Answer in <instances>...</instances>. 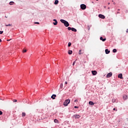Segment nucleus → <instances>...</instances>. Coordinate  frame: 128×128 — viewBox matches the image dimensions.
Segmentation results:
<instances>
[{"label": "nucleus", "instance_id": "nucleus-1", "mask_svg": "<svg viewBox=\"0 0 128 128\" xmlns=\"http://www.w3.org/2000/svg\"><path fill=\"white\" fill-rule=\"evenodd\" d=\"M60 22H62V24H64V25L66 27L70 26V24H68V22L66 20H64L61 19L60 20Z\"/></svg>", "mask_w": 128, "mask_h": 128}, {"label": "nucleus", "instance_id": "nucleus-2", "mask_svg": "<svg viewBox=\"0 0 128 128\" xmlns=\"http://www.w3.org/2000/svg\"><path fill=\"white\" fill-rule=\"evenodd\" d=\"M70 102V100L68 99L66 100L64 102V106H68V104Z\"/></svg>", "mask_w": 128, "mask_h": 128}, {"label": "nucleus", "instance_id": "nucleus-3", "mask_svg": "<svg viewBox=\"0 0 128 128\" xmlns=\"http://www.w3.org/2000/svg\"><path fill=\"white\" fill-rule=\"evenodd\" d=\"M80 8L82 10H86V6L84 4H82L80 5Z\"/></svg>", "mask_w": 128, "mask_h": 128}, {"label": "nucleus", "instance_id": "nucleus-4", "mask_svg": "<svg viewBox=\"0 0 128 128\" xmlns=\"http://www.w3.org/2000/svg\"><path fill=\"white\" fill-rule=\"evenodd\" d=\"M112 76V73L110 72L108 73L106 75V78H110Z\"/></svg>", "mask_w": 128, "mask_h": 128}, {"label": "nucleus", "instance_id": "nucleus-5", "mask_svg": "<svg viewBox=\"0 0 128 128\" xmlns=\"http://www.w3.org/2000/svg\"><path fill=\"white\" fill-rule=\"evenodd\" d=\"M98 17L100 18H102V19L106 18V16H104L102 14H100L98 15Z\"/></svg>", "mask_w": 128, "mask_h": 128}, {"label": "nucleus", "instance_id": "nucleus-6", "mask_svg": "<svg viewBox=\"0 0 128 128\" xmlns=\"http://www.w3.org/2000/svg\"><path fill=\"white\" fill-rule=\"evenodd\" d=\"M118 78H120L121 80H124V77H122V74H119L118 76Z\"/></svg>", "mask_w": 128, "mask_h": 128}, {"label": "nucleus", "instance_id": "nucleus-7", "mask_svg": "<svg viewBox=\"0 0 128 128\" xmlns=\"http://www.w3.org/2000/svg\"><path fill=\"white\" fill-rule=\"evenodd\" d=\"M92 73L93 76H96V74H98V72L96 70H92Z\"/></svg>", "mask_w": 128, "mask_h": 128}, {"label": "nucleus", "instance_id": "nucleus-8", "mask_svg": "<svg viewBox=\"0 0 128 128\" xmlns=\"http://www.w3.org/2000/svg\"><path fill=\"white\" fill-rule=\"evenodd\" d=\"M53 20L54 22H53V24H54V26H56V24H58V21L54 19Z\"/></svg>", "mask_w": 128, "mask_h": 128}, {"label": "nucleus", "instance_id": "nucleus-9", "mask_svg": "<svg viewBox=\"0 0 128 128\" xmlns=\"http://www.w3.org/2000/svg\"><path fill=\"white\" fill-rule=\"evenodd\" d=\"M105 52H106V54H109L110 52V50H108V49H106V50H105Z\"/></svg>", "mask_w": 128, "mask_h": 128}, {"label": "nucleus", "instance_id": "nucleus-10", "mask_svg": "<svg viewBox=\"0 0 128 128\" xmlns=\"http://www.w3.org/2000/svg\"><path fill=\"white\" fill-rule=\"evenodd\" d=\"M123 98H124V100H128V96L126 95V94L124 95V96H123Z\"/></svg>", "mask_w": 128, "mask_h": 128}, {"label": "nucleus", "instance_id": "nucleus-11", "mask_svg": "<svg viewBox=\"0 0 128 128\" xmlns=\"http://www.w3.org/2000/svg\"><path fill=\"white\" fill-rule=\"evenodd\" d=\"M74 116L75 118H80V116L78 114L74 115Z\"/></svg>", "mask_w": 128, "mask_h": 128}, {"label": "nucleus", "instance_id": "nucleus-12", "mask_svg": "<svg viewBox=\"0 0 128 128\" xmlns=\"http://www.w3.org/2000/svg\"><path fill=\"white\" fill-rule=\"evenodd\" d=\"M100 40H102V42H106V38H104L102 37H100Z\"/></svg>", "mask_w": 128, "mask_h": 128}, {"label": "nucleus", "instance_id": "nucleus-13", "mask_svg": "<svg viewBox=\"0 0 128 128\" xmlns=\"http://www.w3.org/2000/svg\"><path fill=\"white\" fill-rule=\"evenodd\" d=\"M56 96V95L52 94V96H51V98H52V100H55Z\"/></svg>", "mask_w": 128, "mask_h": 128}, {"label": "nucleus", "instance_id": "nucleus-14", "mask_svg": "<svg viewBox=\"0 0 128 128\" xmlns=\"http://www.w3.org/2000/svg\"><path fill=\"white\" fill-rule=\"evenodd\" d=\"M89 104H90V106H94V103L92 101H90L89 102Z\"/></svg>", "mask_w": 128, "mask_h": 128}, {"label": "nucleus", "instance_id": "nucleus-15", "mask_svg": "<svg viewBox=\"0 0 128 128\" xmlns=\"http://www.w3.org/2000/svg\"><path fill=\"white\" fill-rule=\"evenodd\" d=\"M71 30H72V32H76V29L74 28H72Z\"/></svg>", "mask_w": 128, "mask_h": 128}, {"label": "nucleus", "instance_id": "nucleus-16", "mask_svg": "<svg viewBox=\"0 0 128 128\" xmlns=\"http://www.w3.org/2000/svg\"><path fill=\"white\" fill-rule=\"evenodd\" d=\"M84 54V51H82V50H79V54Z\"/></svg>", "mask_w": 128, "mask_h": 128}, {"label": "nucleus", "instance_id": "nucleus-17", "mask_svg": "<svg viewBox=\"0 0 128 128\" xmlns=\"http://www.w3.org/2000/svg\"><path fill=\"white\" fill-rule=\"evenodd\" d=\"M68 54H72V50H69L68 52Z\"/></svg>", "mask_w": 128, "mask_h": 128}, {"label": "nucleus", "instance_id": "nucleus-18", "mask_svg": "<svg viewBox=\"0 0 128 128\" xmlns=\"http://www.w3.org/2000/svg\"><path fill=\"white\" fill-rule=\"evenodd\" d=\"M54 122H55V124H58V120L56 119H54Z\"/></svg>", "mask_w": 128, "mask_h": 128}, {"label": "nucleus", "instance_id": "nucleus-19", "mask_svg": "<svg viewBox=\"0 0 128 128\" xmlns=\"http://www.w3.org/2000/svg\"><path fill=\"white\" fill-rule=\"evenodd\" d=\"M58 4V0H56L54 2V4Z\"/></svg>", "mask_w": 128, "mask_h": 128}, {"label": "nucleus", "instance_id": "nucleus-20", "mask_svg": "<svg viewBox=\"0 0 128 128\" xmlns=\"http://www.w3.org/2000/svg\"><path fill=\"white\" fill-rule=\"evenodd\" d=\"M14 4V2H10V6H12V4Z\"/></svg>", "mask_w": 128, "mask_h": 128}, {"label": "nucleus", "instance_id": "nucleus-21", "mask_svg": "<svg viewBox=\"0 0 128 128\" xmlns=\"http://www.w3.org/2000/svg\"><path fill=\"white\" fill-rule=\"evenodd\" d=\"M70 46H72V43L70 42H69L68 44V46L70 48Z\"/></svg>", "mask_w": 128, "mask_h": 128}, {"label": "nucleus", "instance_id": "nucleus-22", "mask_svg": "<svg viewBox=\"0 0 128 128\" xmlns=\"http://www.w3.org/2000/svg\"><path fill=\"white\" fill-rule=\"evenodd\" d=\"M62 86H63V84H62H62H60V88H62Z\"/></svg>", "mask_w": 128, "mask_h": 128}, {"label": "nucleus", "instance_id": "nucleus-23", "mask_svg": "<svg viewBox=\"0 0 128 128\" xmlns=\"http://www.w3.org/2000/svg\"><path fill=\"white\" fill-rule=\"evenodd\" d=\"M26 116V113L24 112H23L22 113V116Z\"/></svg>", "mask_w": 128, "mask_h": 128}, {"label": "nucleus", "instance_id": "nucleus-24", "mask_svg": "<svg viewBox=\"0 0 128 128\" xmlns=\"http://www.w3.org/2000/svg\"><path fill=\"white\" fill-rule=\"evenodd\" d=\"M113 52H116V49H114L112 50Z\"/></svg>", "mask_w": 128, "mask_h": 128}, {"label": "nucleus", "instance_id": "nucleus-25", "mask_svg": "<svg viewBox=\"0 0 128 128\" xmlns=\"http://www.w3.org/2000/svg\"><path fill=\"white\" fill-rule=\"evenodd\" d=\"M34 24H40V22H34Z\"/></svg>", "mask_w": 128, "mask_h": 128}, {"label": "nucleus", "instance_id": "nucleus-26", "mask_svg": "<svg viewBox=\"0 0 128 128\" xmlns=\"http://www.w3.org/2000/svg\"><path fill=\"white\" fill-rule=\"evenodd\" d=\"M68 30H72V28L70 27H68Z\"/></svg>", "mask_w": 128, "mask_h": 128}, {"label": "nucleus", "instance_id": "nucleus-27", "mask_svg": "<svg viewBox=\"0 0 128 128\" xmlns=\"http://www.w3.org/2000/svg\"><path fill=\"white\" fill-rule=\"evenodd\" d=\"M112 102H116V99H112Z\"/></svg>", "mask_w": 128, "mask_h": 128}, {"label": "nucleus", "instance_id": "nucleus-28", "mask_svg": "<svg viewBox=\"0 0 128 128\" xmlns=\"http://www.w3.org/2000/svg\"><path fill=\"white\" fill-rule=\"evenodd\" d=\"M4 31H0V34H2Z\"/></svg>", "mask_w": 128, "mask_h": 128}, {"label": "nucleus", "instance_id": "nucleus-29", "mask_svg": "<svg viewBox=\"0 0 128 128\" xmlns=\"http://www.w3.org/2000/svg\"><path fill=\"white\" fill-rule=\"evenodd\" d=\"M14 102H16L18 100H13Z\"/></svg>", "mask_w": 128, "mask_h": 128}, {"label": "nucleus", "instance_id": "nucleus-30", "mask_svg": "<svg viewBox=\"0 0 128 128\" xmlns=\"http://www.w3.org/2000/svg\"><path fill=\"white\" fill-rule=\"evenodd\" d=\"M10 24H6V26H10Z\"/></svg>", "mask_w": 128, "mask_h": 128}, {"label": "nucleus", "instance_id": "nucleus-31", "mask_svg": "<svg viewBox=\"0 0 128 128\" xmlns=\"http://www.w3.org/2000/svg\"><path fill=\"white\" fill-rule=\"evenodd\" d=\"M2 112L0 110V116H2Z\"/></svg>", "mask_w": 128, "mask_h": 128}, {"label": "nucleus", "instance_id": "nucleus-32", "mask_svg": "<svg viewBox=\"0 0 128 128\" xmlns=\"http://www.w3.org/2000/svg\"><path fill=\"white\" fill-rule=\"evenodd\" d=\"M113 110H116V112H117V111H118V110H117V109H116V108H114L113 109Z\"/></svg>", "mask_w": 128, "mask_h": 128}, {"label": "nucleus", "instance_id": "nucleus-33", "mask_svg": "<svg viewBox=\"0 0 128 128\" xmlns=\"http://www.w3.org/2000/svg\"><path fill=\"white\" fill-rule=\"evenodd\" d=\"M23 52H26V50H23Z\"/></svg>", "mask_w": 128, "mask_h": 128}, {"label": "nucleus", "instance_id": "nucleus-34", "mask_svg": "<svg viewBox=\"0 0 128 128\" xmlns=\"http://www.w3.org/2000/svg\"><path fill=\"white\" fill-rule=\"evenodd\" d=\"M74 64H76V61H74V62H73L72 66H74Z\"/></svg>", "mask_w": 128, "mask_h": 128}, {"label": "nucleus", "instance_id": "nucleus-35", "mask_svg": "<svg viewBox=\"0 0 128 128\" xmlns=\"http://www.w3.org/2000/svg\"><path fill=\"white\" fill-rule=\"evenodd\" d=\"M74 108H78V107L76 106H74Z\"/></svg>", "mask_w": 128, "mask_h": 128}, {"label": "nucleus", "instance_id": "nucleus-36", "mask_svg": "<svg viewBox=\"0 0 128 128\" xmlns=\"http://www.w3.org/2000/svg\"><path fill=\"white\" fill-rule=\"evenodd\" d=\"M65 84H68V82H65Z\"/></svg>", "mask_w": 128, "mask_h": 128}, {"label": "nucleus", "instance_id": "nucleus-37", "mask_svg": "<svg viewBox=\"0 0 128 128\" xmlns=\"http://www.w3.org/2000/svg\"><path fill=\"white\" fill-rule=\"evenodd\" d=\"M74 102H78V100H76Z\"/></svg>", "mask_w": 128, "mask_h": 128}, {"label": "nucleus", "instance_id": "nucleus-38", "mask_svg": "<svg viewBox=\"0 0 128 128\" xmlns=\"http://www.w3.org/2000/svg\"><path fill=\"white\" fill-rule=\"evenodd\" d=\"M118 12H120V9H118Z\"/></svg>", "mask_w": 128, "mask_h": 128}, {"label": "nucleus", "instance_id": "nucleus-39", "mask_svg": "<svg viewBox=\"0 0 128 128\" xmlns=\"http://www.w3.org/2000/svg\"><path fill=\"white\" fill-rule=\"evenodd\" d=\"M0 42H2V39H0Z\"/></svg>", "mask_w": 128, "mask_h": 128}, {"label": "nucleus", "instance_id": "nucleus-40", "mask_svg": "<svg viewBox=\"0 0 128 128\" xmlns=\"http://www.w3.org/2000/svg\"><path fill=\"white\" fill-rule=\"evenodd\" d=\"M126 32H128V30H127L126 31Z\"/></svg>", "mask_w": 128, "mask_h": 128}, {"label": "nucleus", "instance_id": "nucleus-41", "mask_svg": "<svg viewBox=\"0 0 128 128\" xmlns=\"http://www.w3.org/2000/svg\"><path fill=\"white\" fill-rule=\"evenodd\" d=\"M114 4H116V2H114Z\"/></svg>", "mask_w": 128, "mask_h": 128}, {"label": "nucleus", "instance_id": "nucleus-42", "mask_svg": "<svg viewBox=\"0 0 128 128\" xmlns=\"http://www.w3.org/2000/svg\"><path fill=\"white\" fill-rule=\"evenodd\" d=\"M117 14H120V12H117Z\"/></svg>", "mask_w": 128, "mask_h": 128}, {"label": "nucleus", "instance_id": "nucleus-43", "mask_svg": "<svg viewBox=\"0 0 128 128\" xmlns=\"http://www.w3.org/2000/svg\"><path fill=\"white\" fill-rule=\"evenodd\" d=\"M88 30H90V28H88Z\"/></svg>", "mask_w": 128, "mask_h": 128}, {"label": "nucleus", "instance_id": "nucleus-44", "mask_svg": "<svg viewBox=\"0 0 128 128\" xmlns=\"http://www.w3.org/2000/svg\"><path fill=\"white\" fill-rule=\"evenodd\" d=\"M108 4H110V3H108Z\"/></svg>", "mask_w": 128, "mask_h": 128}, {"label": "nucleus", "instance_id": "nucleus-45", "mask_svg": "<svg viewBox=\"0 0 128 128\" xmlns=\"http://www.w3.org/2000/svg\"><path fill=\"white\" fill-rule=\"evenodd\" d=\"M5 18H8V17H6V16Z\"/></svg>", "mask_w": 128, "mask_h": 128}, {"label": "nucleus", "instance_id": "nucleus-46", "mask_svg": "<svg viewBox=\"0 0 128 128\" xmlns=\"http://www.w3.org/2000/svg\"><path fill=\"white\" fill-rule=\"evenodd\" d=\"M97 0V1H98V0Z\"/></svg>", "mask_w": 128, "mask_h": 128}]
</instances>
